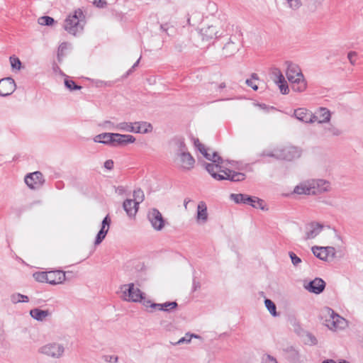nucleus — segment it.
Segmentation results:
<instances>
[{"mask_svg":"<svg viewBox=\"0 0 363 363\" xmlns=\"http://www.w3.org/2000/svg\"><path fill=\"white\" fill-rule=\"evenodd\" d=\"M30 315L38 321H43L48 316L51 315V312L49 310H41L38 308L31 309L29 312Z\"/></svg>","mask_w":363,"mask_h":363,"instance_id":"nucleus-22","label":"nucleus"},{"mask_svg":"<svg viewBox=\"0 0 363 363\" xmlns=\"http://www.w3.org/2000/svg\"><path fill=\"white\" fill-rule=\"evenodd\" d=\"M323 250L325 251L326 259H328V256H331L333 257H335L336 251L335 247H323Z\"/></svg>","mask_w":363,"mask_h":363,"instance_id":"nucleus-47","label":"nucleus"},{"mask_svg":"<svg viewBox=\"0 0 363 363\" xmlns=\"http://www.w3.org/2000/svg\"><path fill=\"white\" fill-rule=\"evenodd\" d=\"M200 287H201L200 283L199 281H197L195 279H193L192 291H195Z\"/></svg>","mask_w":363,"mask_h":363,"instance_id":"nucleus-58","label":"nucleus"},{"mask_svg":"<svg viewBox=\"0 0 363 363\" xmlns=\"http://www.w3.org/2000/svg\"><path fill=\"white\" fill-rule=\"evenodd\" d=\"M94 4L98 8H104L107 3L105 0H94Z\"/></svg>","mask_w":363,"mask_h":363,"instance_id":"nucleus-53","label":"nucleus"},{"mask_svg":"<svg viewBox=\"0 0 363 363\" xmlns=\"http://www.w3.org/2000/svg\"><path fill=\"white\" fill-rule=\"evenodd\" d=\"M314 116V122H318V123H327L330 119V112L326 108L320 107L319 109L313 114Z\"/></svg>","mask_w":363,"mask_h":363,"instance_id":"nucleus-20","label":"nucleus"},{"mask_svg":"<svg viewBox=\"0 0 363 363\" xmlns=\"http://www.w3.org/2000/svg\"><path fill=\"white\" fill-rule=\"evenodd\" d=\"M101 125L105 127V128H108L109 129H111V128H116V126H114V124L112 122H111L110 121H104Z\"/></svg>","mask_w":363,"mask_h":363,"instance_id":"nucleus-56","label":"nucleus"},{"mask_svg":"<svg viewBox=\"0 0 363 363\" xmlns=\"http://www.w3.org/2000/svg\"><path fill=\"white\" fill-rule=\"evenodd\" d=\"M313 254L315 257L323 261H326V257L323 247L314 246L311 248Z\"/></svg>","mask_w":363,"mask_h":363,"instance_id":"nucleus-34","label":"nucleus"},{"mask_svg":"<svg viewBox=\"0 0 363 363\" xmlns=\"http://www.w3.org/2000/svg\"><path fill=\"white\" fill-rule=\"evenodd\" d=\"M328 131L334 136H338L341 134V130L332 125L328 128Z\"/></svg>","mask_w":363,"mask_h":363,"instance_id":"nucleus-51","label":"nucleus"},{"mask_svg":"<svg viewBox=\"0 0 363 363\" xmlns=\"http://www.w3.org/2000/svg\"><path fill=\"white\" fill-rule=\"evenodd\" d=\"M196 220L203 223L208 220L207 206L204 201H200L197 206Z\"/></svg>","mask_w":363,"mask_h":363,"instance_id":"nucleus-23","label":"nucleus"},{"mask_svg":"<svg viewBox=\"0 0 363 363\" xmlns=\"http://www.w3.org/2000/svg\"><path fill=\"white\" fill-rule=\"evenodd\" d=\"M111 222V218L109 217L108 215H107L102 220L101 227V229L99 230V231H101L102 233L104 232V233H105L106 235L109 230V226H110Z\"/></svg>","mask_w":363,"mask_h":363,"instance_id":"nucleus-39","label":"nucleus"},{"mask_svg":"<svg viewBox=\"0 0 363 363\" xmlns=\"http://www.w3.org/2000/svg\"><path fill=\"white\" fill-rule=\"evenodd\" d=\"M238 50V45L233 41L228 42L223 48V55L225 57H230L234 55Z\"/></svg>","mask_w":363,"mask_h":363,"instance_id":"nucleus-27","label":"nucleus"},{"mask_svg":"<svg viewBox=\"0 0 363 363\" xmlns=\"http://www.w3.org/2000/svg\"><path fill=\"white\" fill-rule=\"evenodd\" d=\"M160 29L164 32H167V30H168V26H167V24L165 23V24H161L160 25Z\"/></svg>","mask_w":363,"mask_h":363,"instance_id":"nucleus-64","label":"nucleus"},{"mask_svg":"<svg viewBox=\"0 0 363 363\" xmlns=\"http://www.w3.org/2000/svg\"><path fill=\"white\" fill-rule=\"evenodd\" d=\"M259 80V77L257 74L252 73L250 76V79H247L245 80V84L251 87L254 91H257L258 89V86L255 83V81Z\"/></svg>","mask_w":363,"mask_h":363,"instance_id":"nucleus-33","label":"nucleus"},{"mask_svg":"<svg viewBox=\"0 0 363 363\" xmlns=\"http://www.w3.org/2000/svg\"><path fill=\"white\" fill-rule=\"evenodd\" d=\"M264 305L273 317H278L279 315V313L277 311V306L275 303L271 299L265 298Z\"/></svg>","mask_w":363,"mask_h":363,"instance_id":"nucleus-30","label":"nucleus"},{"mask_svg":"<svg viewBox=\"0 0 363 363\" xmlns=\"http://www.w3.org/2000/svg\"><path fill=\"white\" fill-rule=\"evenodd\" d=\"M321 319L323 323L330 330H337L343 328L345 319L328 307L322 312Z\"/></svg>","mask_w":363,"mask_h":363,"instance_id":"nucleus-5","label":"nucleus"},{"mask_svg":"<svg viewBox=\"0 0 363 363\" xmlns=\"http://www.w3.org/2000/svg\"><path fill=\"white\" fill-rule=\"evenodd\" d=\"M286 75L291 84V89L296 92H303L306 89L307 82L299 66L291 62H286Z\"/></svg>","mask_w":363,"mask_h":363,"instance_id":"nucleus-3","label":"nucleus"},{"mask_svg":"<svg viewBox=\"0 0 363 363\" xmlns=\"http://www.w3.org/2000/svg\"><path fill=\"white\" fill-rule=\"evenodd\" d=\"M294 114L300 121L304 123H314L313 113L304 108L296 109Z\"/></svg>","mask_w":363,"mask_h":363,"instance_id":"nucleus-18","label":"nucleus"},{"mask_svg":"<svg viewBox=\"0 0 363 363\" xmlns=\"http://www.w3.org/2000/svg\"><path fill=\"white\" fill-rule=\"evenodd\" d=\"M211 161L212 163H216L218 164L223 165L224 160L223 158L218 155L217 152H213L212 157H211Z\"/></svg>","mask_w":363,"mask_h":363,"instance_id":"nucleus-44","label":"nucleus"},{"mask_svg":"<svg viewBox=\"0 0 363 363\" xmlns=\"http://www.w3.org/2000/svg\"><path fill=\"white\" fill-rule=\"evenodd\" d=\"M48 272H38L33 274V277L38 282L48 283Z\"/></svg>","mask_w":363,"mask_h":363,"instance_id":"nucleus-37","label":"nucleus"},{"mask_svg":"<svg viewBox=\"0 0 363 363\" xmlns=\"http://www.w3.org/2000/svg\"><path fill=\"white\" fill-rule=\"evenodd\" d=\"M203 166L211 176L218 181L229 180L231 182H241L245 180L246 177L244 173L237 172L225 168L221 164L204 162Z\"/></svg>","mask_w":363,"mask_h":363,"instance_id":"nucleus-1","label":"nucleus"},{"mask_svg":"<svg viewBox=\"0 0 363 363\" xmlns=\"http://www.w3.org/2000/svg\"><path fill=\"white\" fill-rule=\"evenodd\" d=\"M123 207L129 216H134L138 211V202H135L133 199H125Z\"/></svg>","mask_w":363,"mask_h":363,"instance_id":"nucleus-24","label":"nucleus"},{"mask_svg":"<svg viewBox=\"0 0 363 363\" xmlns=\"http://www.w3.org/2000/svg\"><path fill=\"white\" fill-rule=\"evenodd\" d=\"M9 60H10V62H11L12 69H15L17 70L21 69L22 64H21V60L17 57H15L14 55L11 56Z\"/></svg>","mask_w":363,"mask_h":363,"instance_id":"nucleus-41","label":"nucleus"},{"mask_svg":"<svg viewBox=\"0 0 363 363\" xmlns=\"http://www.w3.org/2000/svg\"><path fill=\"white\" fill-rule=\"evenodd\" d=\"M113 143L111 147H116L119 146H125L128 144L133 143L135 138L132 135H123L120 133L112 134Z\"/></svg>","mask_w":363,"mask_h":363,"instance_id":"nucleus-16","label":"nucleus"},{"mask_svg":"<svg viewBox=\"0 0 363 363\" xmlns=\"http://www.w3.org/2000/svg\"><path fill=\"white\" fill-rule=\"evenodd\" d=\"M325 282L321 278H315L309 281L307 284H304V288L311 293L315 294H321L325 288Z\"/></svg>","mask_w":363,"mask_h":363,"instance_id":"nucleus-15","label":"nucleus"},{"mask_svg":"<svg viewBox=\"0 0 363 363\" xmlns=\"http://www.w3.org/2000/svg\"><path fill=\"white\" fill-rule=\"evenodd\" d=\"M275 82L279 85L281 94H287L289 92L288 84L285 79H284V80L275 81Z\"/></svg>","mask_w":363,"mask_h":363,"instance_id":"nucleus-40","label":"nucleus"},{"mask_svg":"<svg viewBox=\"0 0 363 363\" xmlns=\"http://www.w3.org/2000/svg\"><path fill=\"white\" fill-rule=\"evenodd\" d=\"M134 133H148L152 132L153 128L151 123L146 121H139L134 123Z\"/></svg>","mask_w":363,"mask_h":363,"instance_id":"nucleus-25","label":"nucleus"},{"mask_svg":"<svg viewBox=\"0 0 363 363\" xmlns=\"http://www.w3.org/2000/svg\"><path fill=\"white\" fill-rule=\"evenodd\" d=\"M25 183L30 189H38L45 183V180L43 174L40 171H36L28 174L25 177Z\"/></svg>","mask_w":363,"mask_h":363,"instance_id":"nucleus-11","label":"nucleus"},{"mask_svg":"<svg viewBox=\"0 0 363 363\" xmlns=\"http://www.w3.org/2000/svg\"><path fill=\"white\" fill-rule=\"evenodd\" d=\"M147 218L155 230L160 231L164 228L166 220L158 209L153 208L149 210Z\"/></svg>","mask_w":363,"mask_h":363,"instance_id":"nucleus-10","label":"nucleus"},{"mask_svg":"<svg viewBox=\"0 0 363 363\" xmlns=\"http://www.w3.org/2000/svg\"><path fill=\"white\" fill-rule=\"evenodd\" d=\"M11 301L13 303H28L29 301V298L26 295L19 293H16L13 294L11 296Z\"/></svg>","mask_w":363,"mask_h":363,"instance_id":"nucleus-31","label":"nucleus"},{"mask_svg":"<svg viewBox=\"0 0 363 363\" xmlns=\"http://www.w3.org/2000/svg\"><path fill=\"white\" fill-rule=\"evenodd\" d=\"M178 303L177 301H167L163 303H153L151 305V308L170 313L172 311L176 309Z\"/></svg>","mask_w":363,"mask_h":363,"instance_id":"nucleus-21","label":"nucleus"},{"mask_svg":"<svg viewBox=\"0 0 363 363\" xmlns=\"http://www.w3.org/2000/svg\"><path fill=\"white\" fill-rule=\"evenodd\" d=\"M262 155L263 156L274 157L277 159V149H274L273 151H264Z\"/></svg>","mask_w":363,"mask_h":363,"instance_id":"nucleus-54","label":"nucleus"},{"mask_svg":"<svg viewBox=\"0 0 363 363\" xmlns=\"http://www.w3.org/2000/svg\"><path fill=\"white\" fill-rule=\"evenodd\" d=\"M194 143L196 147H197L198 150L200 152V150H201V147H205V146L201 144L198 138L194 139Z\"/></svg>","mask_w":363,"mask_h":363,"instance_id":"nucleus-57","label":"nucleus"},{"mask_svg":"<svg viewBox=\"0 0 363 363\" xmlns=\"http://www.w3.org/2000/svg\"><path fill=\"white\" fill-rule=\"evenodd\" d=\"M286 353V357L289 360L294 363H296L299 361L300 355L298 350L293 347H288L284 350Z\"/></svg>","mask_w":363,"mask_h":363,"instance_id":"nucleus-28","label":"nucleus"},{"mask_svg":"<svg viewBox=\"0 0 363 363\" xmlns=\"http://www.w3.org/2000/svg\"><path fill=\"white\" fill-rule=\"evenodd\" d=\"M116 129L134 133V123H128V122H122L116 125Z\"/></svg>","mask_w":363,"mask_h":363,"instance_id":"nucleus-32","label":"nucleus"},{"mask_svg":"<svg viewBox=\"0 0 363 363\" xmlns=\"http://www.w3.org/2000/svg\"><path fill=\"white\" fill-rule=\"evenodd\" d=\"M301 155V150L294 146H288L277 148L276 155L277 160L291 161L293 160L300 157Z\"/></svg>","mask_w":363,"mask_h":363,"instance_id":"nucleus-9","label":"nucleus"},{"mask_svg":"<svg viewBox=\"0 0 363 363\" xmlns=\"http://www.w3.org/2000/svg\"><path fill=\"white\" fill-rule=\"evenodd\" d=\"M84 15L81 9L76 10L72 14L69 15L64 23V28L69 33L76 35L84 28Z\"/></svg>","mask_w":363,"mask_h":363,"instance_id":"nucleus-4","label":"nucleus"},{"mask_svg":"<svg viewBox=\"0 0 363 363\" xmlns=\"http://www.w3.org/2000/svg\"><path fill=\"white\" fill-rule=\"evenodd\" d=\"M139 61H140V59H138L134 64L131 67V68L127 72V74H129L130 73H131L133 72V70L138 65V63H139Z\"/></svg>","mask_w":363,"mask_h":363,"instance_id":"nucleus-60","label":"nucleus"},{"mask_svg":"<svg viewBox=\"0 0 363 363\" xmlns=\"http://www.w3.org/2000/svg\"><path fill=\"white\" fill-rule=\"evenodd\" d=\"M63 345L57 342H50L39 348V352L54 359L61 358L65 353Z\"/></svg>","mask_w":363,"mask_h":363,"instance_id":"nucleus-8","label":"nucleus"},{"mask_svg":"<svg viewBox=\"0 0 363 363\" xmlns=\"http://www.w3.org/2000/svg\"><path fill=\"white\" fill-rule=\"evenodd\" d=\"M272 75L276 78L275 81L284 80V77L279 68L274 67L272 70Z\"/></svg>","mask_w":363,"mask_h":363,"instance_id":"nucleus-45","label":"nucleus"},{"mask_svg":"<svg viewBox=\"0 0 363 363\" xmlns=\"http://www.w3.org/2000/svg\"><path fill=\"white\" fill-rule=\"evenodd\" d=\"M106 234L104 233V232H101V231H99V233H97L96 235V239H95V241H94V244L95 245H99L100 243L102 242V241L104 240V238H106Z\"/></svg>","mask_w":363,"mask_h":363,"instance_id":"nucleus-49","label":"nucleus"},{"mask_svg":"<svg viewBox=\"0 0 363 363\" xmlns=\"http://www.w3.org/2000/svg\"><path fill=\"white\" fill-rule=\"evenodd\" d=\"M113 133H103L96 135L94 138L95 143H102L111 147L113 143Z\"/></svg>","mask_w":363,"mask_h":363,"instance_id":"nucleus-26","label":"nucleus"},{"mask_svg":"<svg viewBox=\"0 0 363 363\" xmlns=\"http://www.w3.org/2000/svg\"><path fill=\"white\" fill-rule=\"evenodd\" d=\"M356 56H357V53L353 51H351L347 54V58L352 65L355 64L354 57H356Z\"/></svg>","mask_w":363,"mask_h":363,"instance_id":"nucleus-55","label":"nucleus"},{"mask_svg":"<svg viewBox=\"0 0 363 363\" xmlns=\"http://www.w3.org/2000/svg\"><path fill=\"white\" fill-rule=\"evenodd\" d=\"M230 198L236 203L248 204L255 208L267 210V208H265L264 201L257 196L244 194H231Z\"/></svg>","mask_w":363,"mask_h":363,"instance_id":"nucleus-6","label":"nucleus"},{"mask_svg":"<svg viewBox=\"0 0 363 363\" xmlns=\"http://www.w3.org/2000/svg\"><path fill=\"white\" fill-rule=\"evenodd\" d=\"M289 7L292 10H298L301 6L302 3L301 0H286Z\"/></svg>","mask_w":363,"mask_h":363,"instance_id":"nucleus-43","label":"nucleus"},{"mask_svg":"<svg viewBox=\"0 0 363 363\" xmlns=\"http://www.w3.org/2000/svg\"><path fill=\"white\" fill-rule=\"evenodd\" d=\"M65 86L70 91L80 90L82 86L77 85L73 80L69 79L68 77L65 79Z\"/></svg>","mask_w":363,"mask_h":363,"instance_id":"nucleus-36","label":"nucleus"},{"mask_svg":"<svg viewBox=\"0 0 363 363\" xmlns=\"http://www.w3.org/2000/svg\"><path fill=\"white\" fill-rule=\"evenodd\" d=\"M289 255L294 266H298L301 262V258L298 257L294 252H289Z\"/></svg>","mask_w":363,"mask_h":363,"instance_id":"nucleus-48","label":"nucleus"},{"mask_svg":"<svg viewBox=\"0 0 363 363\" xmlns=\"http://www.w3.org/2000/svg\"><path fill=\"white\" fill-rule=\"evenodd\" d=\"M262 363H277L276 359L271 356H268V361L264 362Z\"/></svg>","mask_w":363,"mask_h":363,"instance_id":"nucleus-61","label":"nucleus"},{"mask_svg":"<svg viewBox=\"0 0 363 363\" xmlns=\"http://www.w3.org/2000/svg\"><path fill=\"white\" fill-rule=\"evenodd\" d=\"M199 33L201 36L202 40L206 42H209L214 38L224 35L223 33L218 34L216 26L213 25L202 27L200 29Z\"/></svg>","mask_w":363,"mask_h":363,"instance_id":"nucleus-12","label":"nucleus"},{"mask_svg":"<svg viewBox=\"0 0 363 363\" xmlns=\"http://www.w3.org/2000/svg\"><path fill=\"white\" fill-rule=\"evenodd\" d=\"M330 183L324 179L306 181L296 186L294 193L298 195H316L329 191Z\"/></svg>","mask_w":363,"mask_h":363,"instance_id":"nucleus-2","label":"nucleus"},{"mask_svg":"<svg viewBox=\"0 0 363 363\" xmlns=\"http://www.w3.org/2000/svg\"><path fill=\"white\" fill-rule=\"evenodd\" d=\"M133 201L138 202V205L144 200V193L141 189H136L133 191Z\"/></svg>","mask_w":363,"mask_h":363,"instance_id":"nucleus-42","label":"nucleus"},{"mask_svg":"<svg viewBox=\"0 0 363 363\" xmlns=\"http://www.w3.org/2000/svg\"><path fill=\"white\" fill-rule=\"evenodd\" d=\"M122 298L130 302H141L144 298V294L138 289L135 288L133 283L123 284L121 286Z\"/></svg>","mask_w":363,"mask_h":363,"instance_id":"nucleus-7","label":"nucleus"},{"mask_svg":"<svg viewBox=\"0 0 363 363\" xmlns=\"http://www.w3.org/2000/svg\"><path fill=\"white\" fill-rule=\"evenodd\" d=\"M114 162L112 160H107L104 164V168L108 170H112L113 169Z\"/></svg>","mask_w":363,"mask_h":363,"instance_id":"nucleus-52","label":"nucleus"},{"mask_svg":"<svg viewBox=\"0 0 363 363\" xmlns=\"http://www.w3.org/2000/svg\"><path fill=\"white\" fill-rule=\"evenodd\" d=\"M161 325L165 328L167 330H170V328L172 327V324L169 323V324H166V322L165 321H162L161 322Z\"/></svg>","mask_w":363,"mask_h":363,"instance_id":"nucleus-62","label":"nucleus"},{"mask_svg":"<svg viewBox=\"0 0 363 363\" xmlns=\"http://www.w3.org/2000/svg\"><path fill=\"white\" fill-rule=\"evenodd\" d=\"M176 155L179 159L180 168L182 170H191L194 168L195 160L188 151L177 152Z\"/></svg>","mask_w":363,"mask_h":363,"instance_id":"nucleus-13","label":"nucleus"},{"mask_svg":"<svg viewBox=\"0 0 363 363\" xmlns=\"http://www.w3.org/2000/svg\"><path fill=\"white\" fill-rule=\"evenodd\" d=\"M172 142L177 147V152L188 151L183 137L176 136L172 139Z\"/></svg>","mask_w":363,"mask_h":363,"instance_id":"nucleus-29","label":"nucleus"},{"mask_svg":"<svg viewBox=\"0 0 363 363\" xmlns=\"http://www.w3.org/2000/svg\"><path fill=\"white\" fill-rule=\"evenodd\" d=\"M209 150L210 149H206V147H201V150H200V152H201V154H202L203 155V157L206 160L211 161V157H212V154L208 152Z\"/></svg>","mask_w":363,"mask_h":363,"instance_id":"nucleus-50","label":"nucleus"},{"mask_svg":"<svg viewBox=\"0 0 363 363\" xmlns=\"http://www.w3.org/2000/svg\"><path fill=\"white\" fill-rule=\"evenodd\" d=\"M194 337V338H200V336L198 335H196V334H191L190 333H186L185 336L184 337H182V338H180L177 342L175 343H172L173 345H181V344H183V343H189L191 340V339Z\"/></svg>","mask_w":363,"mask_h":363,"instance_id":"nucleus-35","label":"nucleus"},{"mask_svg":"<svg viewBox=\"0 0 363 363\" xmlns=\"http://www.w3.org/2000/svg\"><path fill=\"white\" fill-rule=\"evenodd\" d=\"M306 342L311 345H315L318 343L316 337L311 333H308L306 335Z\"/></svg>","mask_w":363,"mask_h":363,"instance_id":"nucleus-46","label":"nucleus"},{"mask_svg":"<svg viewBox=\"0 0 363 363\" xmlns=\"http://www.w3.org/2000/svg\"><path fill=\"white\" fill-rule=\"evenodd\" d=\"M118 358L117 356H110V362L113 363L118 362Z\"/></svg>","mask_w":363,"mask_h":363,"instance_id":"nucleus-63","label":"nucleus"},{"mask_svg":"<svg viewBox=\"0 0 363 363\" xmlns=\"http://www.w3.org/2000/svg\"><path fill=\"white\" fill-rule=\"evenodd\" d=\"M38 23L41 26H52L55 23V20L53 18L44 16H41L38 19Z\"/></svg>","mask_w":363,"mask_h":363,"instance_id":"nucleus-38","label":"nucleus"},{"mask_svg":"<svg viewBox=\"0 0 363 363\" xmlns=\"http://www.w3.org/2000/svg\"><path fill=\"white\" fill-rule=\"evenodd\" d=\"M15 81L11 77H6L0 79V96H10L16 90Z\"/></svg>","mask_w":363,"mask_h":363,"instance_id":"nucleus-14","label":"nucleus"},{"mask_svg":"<svg viewBox=\"0 0 363 363\" xmlns=\"http://www.w3.org/2000/svg\"><path fill=\"white\" fill-rule=\"evenodd\" d=\"M48 283L52 285L62 284L65 280V273L61 270L48 272Z\"/></svg>","mask_w":363,"mask_h":363,"instance_id":"nucleus-19","label":"nucleus"},{"mask_svg":"<svg viewBox=\"0 0 363 363\" xmlns=\"http://www.w3.org/2000/svg\"><path fill=\"white\" fill-rule=\"evenodd\" d=\"M143 300V304L145 307H150V308H151V305L154 303H152L150 300H146V299H145V298H144Z\"/></svg>","mask_w":363,"mask_h":363,"instance_id":"nucleus-59","label":"nucleus"},{"mask_svg":"<svg viewBox=\"0 0 363 363\" xmlns=\"http://www.w3.org/2000/svg\"><path fill=\"white\" fill-rule=\"evenodd\" d=\"M323 225L318 222H311L306 226V240L315 238L323 230Z\"/></svg>","mask_w":363,"mask_h":363,"instance_id":"nucleus-17","label":"nucleus"}]
</instances>
